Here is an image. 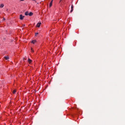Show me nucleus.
I'll return each mask as SVG.
<instances>
[{"mask_svg":"<svg viewBox=\"0 0 125 125\" xmlns=\"http://www.w3.org/2000/svg\"><path fill=\"white\" fill-rule=\"evenodd\" d=\"M24 17H25V16H23V15H22V14L20 15V19L21 20H23V19H24Z\"/></svg>","mask_w":125,"mask_h":125,"instance_id":"f257e3e1","label":"nucleus"},{"mask_svg":"<svg viewBox=\"0 0 125 125\" xmlns=\"http://www.w3.org/2000/svg\"><path fill=\"white\" fill-rule=\"evenodd\" d=\"M41 24L42 22H38L37 24V27H38V28H40V27H41Z\"/></svg>","mask_w":125,"mask_h":125,"instance_id":"f03ea898","label":"nucleus"},{"mask_svg":"<svg viewBox=\"0 0 125 125\" xmlns=\"http://www.w3.org/2000/svg\"><path fill=\"white\" fill-rule=\"evenodd\" d=\"M52 2H53V0H52L50 1V3H49V7H51V6H52Z\"/></svg>","mask_w":125,"mask_h":125,"instance_id":"7ed1b4c3","label":"nucleus"},{"mask_svg":"<svg viewBox=\"0 0 125 125\" xmlns=\"http://www.w3.org/2000/svg\"><path fill=\"white\" fill-rule=\"evenodd\" d=\"M4 58L5 60H8V59H9V57L8 56L4 57Z\"/></svg>","mask_w":125,"mask_h":125,"instance_id":"20e7f679","label":"nucleus"},{"mask_svg":"<svg viewBox=\"0 0 125 125\" xmlns=\"http://www.w3.org/2000/svg\"><path fill=\"white\" fill-rule=\"evenodd\" d=\"M24 15H25V16H28V15H29V12L28 11L26 12Z\"/></svg>","mask_w":125,"mask_h":125,"instance_id":"39448f33","label":"nucleus"},{"mask_svg":"<svg viewBox=\"0 0 125 125\" xmlns=\"http://www.w3.org/2000/svg\"><path fill=\"white\" fill-rule=\"evenodd\" d=\"M33 14H34L32 12H30L28 14L29 16H32Z\"/></svg>","mask_w":125,"mask_h":125,"instance_id":"423d86ee","label":"nucleus"},{"mask_svg":"<svg viewBox=\"0 0 125 125\" xmlns=\"http://www.w3.org/2000/svg\"><path fill=\"white\" fill-rule=\"evenodd\" d=\"M3 6H4V5L3 4H0V8H2Z\"/></svg>","mask_w":125,"mask_h":125,"instance_id":"0eeeda50","label":"nucleus"},{"mask_svg":"<svg viewBox=\"0 0 125 125\" xmlns=\"http://www.w3.org/2000/svg\"><path fill=\"white\" fill-rule=\"evenodd\" d=\"M28 62H29V64H30V63H31V62H32L31 60V59H28Z\"/></svg>","mask_w":125,"mask_h":125,"instance_id":"6e6552de","label":"nucleus"},{"mask_svg":"<svg viewBox=\"0 0 125 125\" xmlns=\"http://www.w3.org/2000/svg\"><path fill=\"white\" fill-rule=\"evenodd\" d=\"M36 40H33L31 42L32 43H35L36 42Z\"/></svg>","mask_w":125,"mask_h":125,"instance_id":"1a4fd4ad","label":"nucleus"},{"mask_svg":"<svg viewBox=\"0 0 125 125\" xmlns=\"http://www.w3.org/2000/svg\"><path fill=\"white\" fill-rule=\"evenodd\" d=\"M13 93L14 94H15V93H16V90H14L13 91Z\"/></svg>","mask_w":125,"mask_h":125,"instance_id":"9d476101","label":"nucleus"},{"mask_svg":"<svg viewBox=\"0 0 125 125\" xmlns=\"http://www.w3.org/2000/svg\"><path fill=\"white\" fill-rule=\"evenodd\" d=\"M74 10V9H71L70 11V13H72L73 12V11Z\"/></svg>","mask_w":125,"mask_h":125,"instance_id":"9b49d317","label":"nucleus"},{"mask_svg":"<svg viewBox=\"0 0 125 125\" xmlns=\"http://www.w3.org/2000/svg\"><path fill=\"white\" fill-rule=\"evenodd\" d=\"M71 9H74V6L73 5H71Z\"/></svg>","mask_w":125,"mask_h":125,"instance_id":"f8f14e48","label":"nucleus"},{"mask_svg":"<svg viewBox=\"0 0 125 125\" xmlns=\"http://www.w3.org/2000/svg\"><path fill=\"white\" fill-rule=\"evenodd\" d=\"M37 35H39V33H35V36H37Z\"/></svg>","mask_w":125,"mask_h":125,"instance_id":"ddd939ff","label":"nucleus"},{"mask_svg":"<svg viewBox=\"0 0 125 125\" xmlns=\"http://www.w3.org/2000/svg\"><path fill=\"white\" fill-rule=\"evenodd\" d=\"M31 51H32V52H34V50H33V48H31Z\"/></svg>","mask_w":125,"mask_h":125,"instance_id":"4468645a","label":"nucleus"},{"mask_svg":"<svg viewBox=\"0 0 125 125\" xmlns=\"http://www.w3.org/2000/svg\"><path fill=\"white\" fill-rule=\"evenodd\" d=\"M21 1H24L25 0H20Z\"/></svg>","mask_w":125,"mask_h":125,"instance_id":"2eb2a0df","label":"nucleus"},{"mask_svg":"<svg viewBox=\"0 0 125 125\" xmlns=\"http://www.w3.org/2000/svg\"><path fill=\"white\" fill-rule=\"evenodd\" d=\"M34 1H35V2H37V1L36 0H33Z\"/></svg>","mask_w":125,"mask_h":125,"instance_id":"dca6fc26","label":"nucleus"},{"mask_svg":"<svg viewBox=\"0 0 125 125\" xmlns=\"http://www.w3.org/2000/svg\"><path fill=\"white\" fill-rule=\"evenodd\" d=\"M3 20L4 21L5 20V18H3Z\"/></svg>","mask_w":125,"mask_h":125,"instance_id":"f3484780","label":"nucleus"},{"mask_svg":"<svg viewBox=\"0 0 125 125\" xmlns=\"http://www.w3.org/2000/svg\"><path fill=\"white\" fill-rule=\"evenodd\" d=\"M23 27H25V24H23Z\"/></svg>","mask_w":125,"mask_h":125,"instance_id":"a211bd4d","label":"nucleus"},{"mask_svg":"<svg viewBox=\"0 0 125 125\" xmlns=\"http://www.w3.org/2000/svg\"><path fill=\"white\" fill-rule=\"evenodd\" d=\"M62 0H61L60 1V2H61V1H62Z\"/></svg>","mask_w":125,"mask_h":125,"instance_id":"6ab92c4d","label":"nucleus"},{"mask_svg":"<svg viewBox=\"0 0 125 125\" xmlns=\"http://www.w3.org/2000/svg\"><path fill=\"white\" fill-rule=\"evenodd\" d=\"M23 60H25V58H23Z\"/></svg>","mask_w":125,"mask_h":125,"instance_id":"aec40b11","label":"nucleus"}]
</instances>
